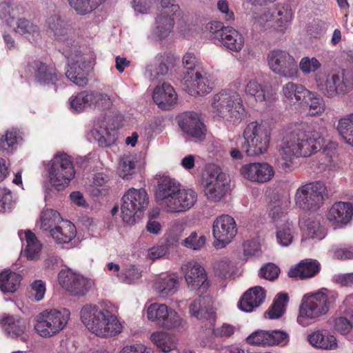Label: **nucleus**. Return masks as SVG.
Here are the masks:
<instances>
[{"instance_id": "603ef678", "label": "nucleus", "mask_w": 353, "mask_h": 353, "mask_svg": "<svg viewBox=\"0 0 353 353\" xmlns=\"http://www.w3.org/2000/svg\"><path fill=\"white\" fill-rule=\"evenodd\" d=\"M301 228L310 238L321 239L323 236L321 228L319 221L314 218H308L301 223Z\"/></svg>"}, {"instance_id": "9b49d317", "label": "nucleus", "mask_w": 353, "mask_h": 353, "mask_svg": "<svg viewBox=\"0 0 353 353\" xmlns=\"http://www.w3.org/2000/svg\"><path fill=\"white\" fill-rule=\"evenodd\" d=\"M75 170L70 156L57 153L52 160L49 178L53 186L59 189L68 185L74 177Z\"/></svg>"}, {"instance_id": "49530a36", "label": "nucleus", "mask_w": 353, "mask_h": 353, "mask_svg": "<svg viewBox=\"0 0 353 353\" xmlns=\"http://www.w3.org/2000/svg\"><path fill=\"white\" fill-rule=\"evenodd\" d=\"M167 307L165 304L157 303L151 304L147 310L148 319L155 323L157 325L163 324L168 326L170 324L163 318L165 314H167Z\"/></svg>"}, {"instance_id": "8fccbe9b", "label": "nucleus", "mask_w": 353, "mask_h": 353, "mask_svg": "<svg viewBox=\"0 0 353 353\" xmlns=\"http://www.w3.org/2000/svg\"><path fill=\"white\" fill-rule=\"evenodd\" d=\"M343 315L334 319L333 326L342 334H347L351 331L350 339H353V314H343Z\"/></svg>"}, {"instance_id": "aec40b11", "label": "nucleus", "mask_w": 353, "mask_h": 353, "mask_svg": "<svg viewBox=\"0 0 353 353\" xmlns=\"http://www.w3.org/2000/svg\"><path fill=\"white\" fill-rule=\"evenodd\" d=\"M178 123L184 132L196 141H203L205 139V126L197 113L184 112L179 117Z\"/></svg>"}, {"instance_id": "864d4df0", "label": "nucleus", "mask_w": 353, "mask_h": 353, "mask_svg": "<svg viewBox=\"0 0 353 353\" xmlns=\"http://www.w3.org/2000/svg\"><path fill=\"white\" fill-rule=\"evenodd\" d=\"M303 102L308 105L309 114L311 116L321 114L325 111V105L323 99L317 97L312 92L310 96H307V99H305Z\"/></svg>"}, {"instance_id": "338daca9", "label": "nucleus", "mask_w": 353, "mask_h": 353, "mask_svg": "<svg viewBox=\"0 0 353 353\" xmlns=\"http://www.w3.org/2000/svg\"><path fill=\"white\" fill-rule=\"evenodd\" d=\"M333 256L340 260L353 259V245L336 248L333 250Z\"/></svg>"}, {"instance_id": "412c9836", "label": "nucleus", "mask_w": 353, "mask_h": 353, "mask_svg": "<svg viewBox=\"0 0 353 353\" xmlns=\"http://www.w3.org/2000/svg\"><path fill=\"white\" fill-rule=\"evenodd\" d=\"M190 74H184L183 83L186 92L194 97L203 96L210 93L212 88L205 77L203 69L197 70V72H190Z\"/></svg>"}, {"instance_id": "393cba45", "label": "nucleus", "mask_w": 353, "mask_h": 353, "mask_svg": "<svg viewBox=\"0 0 353 353\" xmlns=\"http://www.w3.org/2000/svg\"><path fill=\"white\" fill-rule=\"evenodd\" d=\"M353 215V204L349 202H336L330 208L327 219L336 227H341L350 222Z\"/></svg>"}, {"instance_id": "774afa93", "label": "nucleus", "mask_w": 353, "mask_h": 353, "mask_svg": "<svg viewBox=\"0 0 353 353\" xmlns=\"http://www.w3.org/2000/svg\"><path fill=\"white\" fill-rule=\"evenodd\" d=\"M214 269L221 277H225L231 270V263L228 260H222L214 263Z\"/></svg>"}, {"instance_id": "e433bc0d", "label": "nucleus", "mask_w": 353, "mask_h": 353, "mask_svg": "<svg viewBox=\"0 0 353 353\" xmlns=\"http://www.w3.org/2000/svg\"><path fill=\"white\" fill-rule=\"evenodd\" d=\"M205 298L199 296L190 303L189 306L190 313L199 320H206L210 322L211 325L215 321L216 314L212 308L202 307L201 304Z\"/></svg>"}, {"instance_id": "4d7b16f0", "label": "nucleus", "mask_w": 353, "mask_h": 353, "mask_svg": "<svg viewBox=\"0 0 353 353\" xmlns=\"http://www.w3.org/2000/svg\"><path fill=\"white\" fill-rule=\"evenodd\" d=\"M165 320L170 324L164 325L163 324H159L158 326L167 330L178 328L182 325L183 319L179 315V314L173 309L167 307V314L163 316Z\"/></svg>"}, {"instance_id": "5701e85b", "label": "nucleus", "mask_w": 353, "mask_h": 353, "mask_svg": "<svg viewBox=\"0 0 353 353\" xmlns=\"http://www.w3.org/2000/svg\"><path fill=\"white\" fill-rule=\"evenodd\" d=\"M175 59L169 53L157 54L154 62L147 66L146 75L152 82L160 81L174 65Z\"/></svg>"}, {"instance_id": "bb28decb", "label": "nucleus", "mask_w": 353, "mask_h": 353, "mask_svg": "<svg viewBox=\"0 0 353 353\" xmlns=\"http://www.w3.org/2000/svg\"><path fill=\"white\" fill-rule=\"evenodd\" d=\"M293 14L288 6L279 5L269 14H266V22H272L271 25L278 31H283L290 25Z\"/></svg>"}, {"instance_id": "79ce46f5", "label": "nucleus", "mask_w": 353, "mask_h": 353, "mask_svg": "<svg viewBox=\"0 0 353 353\" xmlns=\"http://www.w3.org/2000/svg\"><path fill=\"white\" fill-rule=\"evenodd\" d=\"M25 239L27 243L24 255L28 260H37L39 256L41 245L36 235L30 230L25 232Z\"/></svg>"}, {"instance_id": "680f3d73", "label": "nucleus", "mask_w": 353, "mask_h": 353, "mask_svg": "<svg viewBox=\"0 0 353 353\" xmlns=\"http://www.w3.org/2000/svg\"><path fill=\"white\" fill-rule=\"evenodd\" d=\"M246 92L255 97L256 101H265V90L256 80H250L246 86Z\"/></svg>"}, {"instance_id": "c756f323", "label": "nucleus", "mask_w": 353, "mask_h": 353, "mask_svg": "<svg viewBox=\"0 0 353 353\" xmlns=\"http://www.w3.org/2000/svg\"><path fill=\"white\" fill-rule=\"evenodd\" d=\"M307 341L315 348L332 350L337 346L336 337L326 330H318L307 335Z\"/></svg>"}, {"instance_id": "37998d69", "label": "nucleus", "mask_w": 353, "mask_h": 353, "mask_svg": "<svg viewBox=\"0 0 353 353\" xmlns=\"http://www.w3.org/2000/svg\"><path fill=\"white\" fill-rule=\"evenodd\" d=\"M78 14L85 15L96 10L105 0H68Z\"/></svg>"}, {"instance_id": "39448f33", "label": "nucleus", "mask_w": 353, "mask_h": 353, "mask_svg": "<svg viewBox=\"0 0 353 353\" xmlns=\"http://www.w3.org/2000/svg\"><path fill=\"white\" fill-rule=\"evenodd\" d=\"M67 46L59 49V51L68 60V68L65 75L68 79L79 86H84L88 83V79L85 72V68L88 65L89 61L87 54H83L79 50L78 42L74 46H70L72 41H66Z\"/></svg>"}, {"instance_id": "4468645a", "label": "nucleus", "mask_w": 353, "mask_h": 353, "mask_svg": "<svg viewBox=\"0 0 353 353\" xmlns=\"http://www.w3.org/2000/svg\"><path fill=\"white\" fill-rule=\"evenodd\" d=\"M205 179V194L208 199L218 202L223 197L225 192L227 179L221 169L211 165L207 168Z\"/></svg>"}, {"instance_id": "72a5a7b5", "label": "nucleus", "mask_w": 353, "mask_h": 353, "mask_svg": "<svg viewBox=\"0 0 353 353\" xmlns=\"http://www.w3.org/2000/svg\"><path fill=\"white\" fill-rule=\"evenodd\" d=\"M77 235L75 225L70 221L63 220L53 230L50 236L58 244H64L70 242Z\"/></svg>"}, {"instance_id": "de8ad7c7", "label": "nucleus", "mask_w": 353, "mask_h": 353, "mask_svg": "<svg viewBox=\"0 0 353 353\" xmlns=\"http://www.w3.org/2000/svg\"><path fill=\"white\" fill-rule=\"evenodd\" d=\"M23 139L22 132L16 128L8 130L6 134L0 139V150H12Z\"/></svg>"}, {"instance_id": "ea45409f", "label": "nucleus", "mask_w": 353, "mask_h": 353, "mask_svg": "<svg viewBox=\"0 0 353 353\" xmlns=\"http://www.w3.org/2000/svg\"><path fill=\"white\" fill-rule=\"evenodd\" d=\"M150 339L154 344L162 352H167L176 347L174 336L165 332H155Z\"/></svg>"}, {"instance_id": "6e6d98bb", "label": "nucleus", "mask_w": 353, "mask_h": 353, "mask_svg": "<svg viewBox=\"0 0 353 353\" xmlns=\"http://www.w3.org/2000/svg\"><path fill=\"white\" fill-rule=\"evenodd\" d=\"M205 236H199L196 232H192L188 237L183 240L181 244L187 248L199 250L205 245Z\"/></svg>"}, {"instance_id": "b1692460", "label": "nucleus", "mask_w": 353, "mask_h": 353, "mask_svg": "<svg viewBox=\"0 0 353 353\" xmlns=\"http://www.w3.org/2000/svg\"><path fill=\"white\" fill-rule=\"evenodd\" d=\"M180 188V183L174 179L168 176L160 177L154 194L157 203L164 208L170 199H173L175 194L179 191Z\"/></svg>"}, {"instance_id": "c85d7f7f", "label": "nucleus", "mask_w": 353, "mask_h": 353, "mask_svg": "<svg viewBox=\"0 0 353 353\" xmlns=\"http://www.w3.org/2000/svg\"><path fill=\"white\" fill-rule=\"evenodd\" d=\"M321 264L317 260L307 259L291 268L288 272V276L291 278L301 279L312 278L319 274Z\"/></svg>"}, {"instance_id": "7c9ffc66", "label": "nucleus", "mask_w": 353, "mask_h": 353, "mask_svg": "<svg viewBox=\"0 0 353 353\" xmlns=\"http://www.w3.org/2000/svg\"><path fill=\"white\" fill-rule=\"evenodd\" d=\"M176 16L165 14V12H158L152 28L153 34L159 39L168 37L174 30L175 17Z\"/></svg>"}, {"instance_id": "f257e3e1", "label": "nucleus", "mask_w": 353, "mask_h": 353, "mask_svg": "<svg viewBox=\"0 0 353 353\" xmlns=\"http://www.w3.org/2000/svg\"><path fill=\"white\" fill-rule=\"evenodd\" d=\"M323 138L316 130L305 131L297 128L285 134L279 147L283 168H290L296 158L308 157L319 151Z\"/></svg>"}, {"instance_id": "f704fd0d", "label": "nucleus", "mask_w": 353, "mask_h": 353, "mask_svg": "<svg viewBox=\"0 0 353 353\" xmlns=\"http://www.w3.org/2000/svg\"><path fill=\"white\" fill-rule=\"evenodd\" d=\"M48 24L49 29L53 32L54 39L61 44L59 49L65 47L67 46L65 43L69 40L72 41V44H70V46H74V44L77 43L74 39L68 35L64 22L59 15L55 14L49 17Z\"/></svg>"}, {"instance_id": "20e7f679", "label": "nucleus", "mask_w": 353, "mask_h": 353, "mask_svg": "<svg viewBox=\"0 0 353 353\" xmlns=\"http://www.w3.org/2000/svg\"><path fill=\"white\" fill-rule=\"evenodd\" d=\"M329 310L328 296L322 292L305 294L299 306L297 323L307 326L316 322Z\"/></svg>"}, {"instance_id": "6ab92c4d", "label": "nucleus", "mask_w": 353, "mask_h": 353, "mask_svg": "<svg viewBox=\"0 0 353 353\" xmlns=\"http://www.w3.org/2000/svg\"><path fill=\"white\" fill-rule=\"evenodd\" d=\"M315 81L318 90L326 97L333 98L346 92V85L338 74H316Z\"/></svg>"}, {"instance_id": "4be33fe9", "label": "nucleus", "mask_w": 353, "mask_h": 353, "mask_svg": "<svg viewBox=\"0 0 353 353\" xmlns=\"http://www.w3.org/2000/svg\"><path fill=\"white\" fill-rule=\"evenodd\" d=\"M59 281L63 288L77 296L85 294L90 287V281L86 278L70 270H61Z\"/></svg>"}, {"instance_id": "c03bdc74", "label": "nucleus", "mask_w": 353, "mask_h": 353, "mask_svg": "<svg viewBox=\"0 0 353 353\" xmlns=\"http://www.w3.org/2000/svg\"><path fill=\"white\" fill-rule=\"evenodd\" d=\"M289 301L287 293L280 292L275 297L272 305L269 308L268 314L270 319L281 318L285 311V306Z\"/></svg>"}, {"instance_id": "9d476101", "label": "nucleus", "mask_w": 353, "mask_h": 353, "mask_svg": "<svg viewBox=\"0 0 353 353\" xmlns=\"http://www.w3.org/2000/svg\"><path fill=\"white\" fill-rule=\"evenodd\" d=\"M325 192L326 187L322 182L305 184L296 190L295 203L304 210L316 211L323 205Z\"/></svg>"}, {"instance_id": "a211bd4d", "label": "nucleus", "mask_w": 353, "mask_h": 353, "mask_svg": "<svg viewBox=\"0 0 353 353\" xmlns=\"http://www.w3.org/2000/svg\"><path fill=\"white\" fill-rule=\"evenodd\" d=\"M198 195L192 189H181L175 194L173 199L163 208L169 213H183L188 211L197 202Z\"/></svg>"}, {"instance_id": "e2e57ef3", "label": "nucleus", "mask_w": 353, "mask_h": 353, "mask_svg": "<svg viewBox=\"0 0 353 353\" xmlns=\"http://www.w3.org/2000/svg\"><path fill=\"white\" fill-rule=\"evenodd\" d=\"M182 63L184 67L187 70L185 74H190V72H197V70L202 69L199 65V62L193 53L187 52L184 54Z\"/></svg>"}, {"instance_id": "a878e982", "label": "nucleus", "mask_w": 353, "mask_h": 353, "mask_svg": "<svg viewBox=\"0 0 353 353\" xmlns=\"http://www.w3.org/2000/svg\"><path fill=\"white\" fill-rule=\"evenodd\" d=\"M1 325L9 336L13 339L19 338L23 342L28 340V336L26 334L27 326L23 319L7 316L1 319Z\"/></svg>"}, {"instance_id": "2eb2a0df", "label": "nucleus", "mask_w": 353, "mask_h": 353, "mask_svg": "<svg viewBox=\"0 0 353 353\" xmlns=\"http://www.w3.org/2000/svg\"><path fill=\"white\" fill-rule=\"evenodd\" d=\"M22 72L26 77H34L35 81L41 85H55L59 81L55 66L38 60L28 62Z\"/></svg>"}, {"instance_id": "69168bd1", "label": "nucleus", "mask_w": 353, "mask_h": 353, "mask_svg": "<svg viewBox=\"0 0 353 353\" xmlns=\"http://www.w3.org/2000/svg\"><path fill=\"white\" fill-rule=\"evenodd\" d=\"M234 332V327L230 324L224 323L221 327L213 328L212 334L219 338H229Z\"/></svg>"}, {"instance_id": "473e14b6", "label": "nucleus", "mask_w": 353, "mask_h": 353, "mask_svg": "<svg viewBox=\"0 0 353 353\" xmlns=\"http://www.w3.org/2000/svg\"><path fill=\"white\" fill-rule=\"evenodd\" d=\"M264 296L263 289L260 286H255L247 290L239 302V307L244 312H252L254 308L259 307Z\"/></svg>"}, {"instance_id": "7ed1b4c3", "label": "nucleus", "mask_w": 353, "mask_h": 353, "mask_svg": "<svg viewBox=\"0 0 353 353\" xmlns=\"http://www.w3.org/2000/svg\"><path fill=\"white\" fill-rule=\"evenodd\" d=\"M212 108L215 117L234 124L241 123L245 117L242 99L234 90H224L214 94Z\"/></svg>"}, {"instance_id": "cd10ccee", "label": "nucleus", "mask_w": 353, "mask_h": 353, "mask_svg": "<svg viewBox=\"0 0 353 353\" xmlns=\"http://www.w3.org/2000/svg\"><path fill=\"white\" fill-rule=\"evenodd\" d=\"M153 100L163 110H170L176 103L177 94L173 87L163 83L161 87L157 86L153 92Z\"/></svg>"}, {"instance_id": "1a4fd4ad", "label": "nucleus", "mask_w": 353, "mask_h": 353, "mask_svg": "<svg viewBox=\"0 0 353 353\" xmlns=\"http://www.w3.org/2000/svg\"><path fill=\"white\" fill-rule=\"evenodd\" d=\"M69 101L70 109L75 112H81L88 108L108 110L112 105L108 94L90 90H83L72 95Z\"/></svg>"}, {"instance_id": "0eeeda50", "label": "nucleus", "mask_w": 353, "mask_h": 353, "mask_svg": "<svg viewBox=\"0 0 353 353\" xmlns=\"http://www.w3.org/2000/svg\"><path fill=\"white\" fill-rule=\"evenodd\" d=\"M271 223L276 229V242L281 246L287 247L293 241L295 228L290 221L287 214L284 213L280 206V196L278 192L274 194V202L269 213Z\"/></svg>"}, {"instance_id": "0e129e2a", "label": "nucleus", "mask_w": 353, "mask_h": 353, "mask_svg": "<svg viewBox=\"0 0 353 353\" xmlns=\"http://www.w3.org/2000/svg\"><path fill=\"white\" fill-rule=\"evenodd\" d=\"M225 28V27L221 22L216 21L208 23L205 27V30L210 34V37L218 41L222 34V30H224Z\"/></svg>"}, {"instance_id": "5fc2aeb1", "label": "nucleus", "mask_w": 353, "mask_h": 353, "mask_svg": "<svg viewBox=\"0 0 353 353\" xmlns=\"http://www.w3.org/2000/svg\"><path fill=\"white\" fill-rule=\"evenodd\" d=\"M159 12L165 14L180 15L181 9L174 0H156Z\"/></svg>"}, {"instance_id": "09e8293b", "label": "nucleus", "mask_w": 353, "mask_h": 353, "mask_svg": "<svg viewBox=\"0 0 353 353\" xmlns=\"http://www.w3.org/2000/svg\"><path fill=\"white\" fill-rule=\"evenodd\" d=\"M337 130L345 142L353 145V114L347 118L340 119Z\"/></svg>"}, {"instance_id": "f8f14e48", "label": "nucleus", "mask_w": 353, "mask_h": 353, "mask_svg": "<svg viewBox=\"0 0 353 353\" xmlns=\"http://www.w3.org/2000/svg\"><path fill=\"white\" fill-rule=\"evenodd\" d=\"M244 143L241 150L247 156L255 157L263 153L265 150V125L263 121L250 123L243 132Z\"/></svg>"}, {"instance_id": "a19ab883", "label": "nucleus", "mask_w": 353, "mask_h": 353, "mask_svg": "<svg viewBox=\"0 0 353 353\" xmlns=\"http://www.w3.org/2000/svg\"><path fill=\"white\" fill-rule=\"evenodd\" d=\"M264 165V163H250L243 166L241 171L242 174L250 181L263 183L265 182Z\"/></svg>"}, {"instance_id": "c9c22d12", "label": "nucleus", "mask_w": 353, "mask_h": 353, "mask_svg": "<svg viewBox=\"0 0 353 353\" xmlns=\"http://www.w3.org/2000/svg\"><path fill=\"white\" fill-rule=\"evenodd\" d=\"M226 48L239 52L244 46V38L242 34L232 27L227 26L222 30V34L219 40Z\"/></svg>"}, {"instance_id": "2f4dec72", "label": "nucleus", "mask_w": 353, "mask_h": 353, "mask_svg": "<svg viewBox=\"0 0 353 353\" xmlns=\"http://www.w3.org/2000/svg\"><path fill=\"white\" fill-rule=\"evenodd\" d=\"M284 100L290 105H296L307 99V96L311 94V91L301 84L288 82L282 87Z\"/></svg>"}, {"instance_id": "4c0bfd02", "label": "nucleus", "mask_w": 353, "mask_h": 353, "mask_svg": "<svg viewBox=\"0 0 353 353\" xmlns=\"http://www.w3.org/2000/svg\"><path fill=\"white\" fill-rule=\"evenodd\" d=\"M179 281L175 275H166L160 277L154 283V288L159 294L165 297L176 291Z\"/></svg>"}, {"instance_id": "13d9d810", "label": "nucleus", "mask_w": 353, "mask_h": 353, "mask_svg": "<svg viewBox=\"0 0 353 353\" xmlns=\"http://www.w3.org/2000/svg\"><path fill=\"white\" fill-rule=\"evenodd\" d=\"M321 67V63L315 57H303L299 62V68L305 75L315 72Z\"/></svg>"}, {"instance_id": "052dcab7", "label": "nucleus", "mask_w": 353, "mask_h": 353, "mask_svg": "<svg viewBox=\"0 0 353 353\" xmlns=\"http://www.w3.org/2000/svg\"><path fill=\"white\" fill-rule=\"evenodd\" d=\"M286 332L278 330L266 331V345H276L285 343L287 340Z\"/></svg>"}, {"instance_id": "6e6552de", "label": "nucleus", "mask_w": 353, "mask_h": 353, "mask_svg": "<svg viewBox=\"0 0 353 353\" xmlns=\"http://www.w3.org/2000/svg\"><path fill=\"white\" fill-rule=\"evenodd\" d=\"M149 203V197L144 188H130L122 196L121 206L123 221L132 224L135 222V216L145 210Z\"/></svg>"}, {"instance_id": "423d86ee", "label": "nucleus", "mask_w": 353, "mask_h": 353, "mask_svg": "<svg viewBox=\"0 0 353 353\" xmlns=\"http://www.w3.org/2000/svg\"><path fill=\"white\" fill-rule=\"evenodd\" d=\"M69 316L70 312L66 309L46 310L37 315L34 330L41 336L50 338L65 327Z\"/></svg>"}, {"instance_id": "dca6fc26", "label": "nucleus", "mask_w": 353, "mask_h": 353, "mask_svg": "<svg viewBox=\"0 0 353 353\" xmlns=\"http://www.w3.org/2000/svg\"><path fill=\"white\" fill-rule=\"evenodd\" d=\"M237 233L236 224L233 217L228 214L218 216L212 225V234L214 239L225 246L231 242Z\"/></svg>"}, {"instance_id": "f3484780", "label": "nucleus", "mask_w": 353, "mask_h": 353, "mask_svg": "<svg viewBox=\"0 0 353 353\" xmlns=\"http://www.w3.org/2000/svg\"><path fill=\"white\" fill-rule=\"evenodd\" d=\"M181 269L185 274V281L190 290H199L201 292L208 290L209 283L205 270L197 262H188L182 266Z\"/></svg>"}, {"instance_id": "f03ea898", "label": "nucleus", "mask_w": 353, "mask_h": 353, "mask_svg": "<svg viewBox=\"0 0 353 353\" xmlns=\"http://www.w3.org/2000/svg\"><path fill=\"white\" fill-rule=\"evenodd\" d=\"M81 319L85 327L101 337L115 336L121 332L123 326L110 310L97 305H85L81 310Z\"/></svg>"}, {"instance_id": "3c124183", "label": "nucleus", "mask_w": 353, "mask_h": 353, "mask_svg": "<svg viewBox=\"0 0 353 353\" xmlns=\"http://www.w3.org/2000/svg\"><path fill=\"white\" fill-rule=\"evenodd\" d=\"M135 163L130 155H123L121 157L117 173L123 179H128L130 176L134 173Z\"/></svg>"}, {"instance_id": "bf43d9fd", "label": "nucleus", "mask_w": 353, "mask_h": 353, "mask_svg": "<svg viewBox=\"0 0 353 353\" xmlns=\"http://www.w3.org/2000/svg\"><path fill=\"white\" fill-rule=\"evenodd\" d=\"M17 30L21 34H31L32 36L39 34V28L30 20L25 18H19L17 21Z\"/></svg>"}, {"instance_id": "ddd939ff", "label": "nucleus", "mask_w": 353, "mask_h": 353, "mask_svg": "<svg viewBox=\"0 0 353 353\" xmlns=\"http://www.w3.org/2000/svg\"><path fill=\"white\" fill-rule=\"evenodd\" d=\"M268 64L275 73L290 79L299 77V70L294 58L283 50H274L268 55Z\"/></svg>"}, {"instance_id": "58836bf2", "label": "nucleus", "mask_w": 353, "mask_h": 353, "mask_svg": "<svg viewBox=\"0 0 353 353\" xmlns=\"http://www.w3.org/2000/svg\"><path fill=\"white\" fill-rule=\"evenodd\" d=\"M21 276L14 272L5 270L0 272V290L3 293L14 292L19 286Z\"/></svg>"}, {"instance_id": "a18cd8bd", "label": "nucleus", "mask_w": 353, "mask_h": 353, "mask_svg": "<svg viewBox=\"0 0 353 353\" xmlns=\"http://www.w3.org/2000/svg\"><path fill=\"white\" fill-rule=\"evenodd\" d=\"M63 220L60 214L54 210L46 209L41 212V226L43 230L49 231L50 233Z\"/></svg>"}]
</instances>
